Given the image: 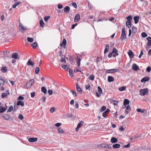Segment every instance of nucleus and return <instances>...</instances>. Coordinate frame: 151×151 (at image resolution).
<instances>
[{"label":"nucleus","instance_id":"obj_1","mask_svg":"<svg viewBox=\"0 0 151 151\" xmlns=\"http://www.w3.org/2000/svg\"><path fill=\"white\" fill-rule=\"evenodd\" d=\"M35 83V81L33 79L29 80L27 81V83L26 86V88H30L32 85Z\"/></svg>","mask_w":151,"mask_h":151},{"label":"nucleus","instance_id":"obj_2","mask_svg":"<svg viewBox=\"0 0 151 151\" xmlns=\"http://www.w3.org/2000/svg\"><path fill=\"white\" fill-rule=\"evenodd\" d=\"M148 93V89L146 88L144 89H141L139 91V94L142 96H144Z\"/></svg>","mask_w":151,"mask_h":151},{"label":"nucleus","instance_id":"obj_3","mask_svg":"<svg viewBox=\"0 0 151 151\" xmlns=\"http://www.w3.org/2000/svg\"><path fill=\"white\" fill-rule=\"evenodd\" d=\"M126 38L125 29L124 27H123L122 29V33L120 38L121 40H123L124 39H126Z\"/></svg>","mask_w":151,"mask_h":151},{"label":"nucleus","instance_id":"obj_4","mask_svg":"<svg viewBox=\"0 0 151 151\" xmlns=\"http://www.w3.org/2000/svg\"><path fill=\"white\" fill-rule=\"evenodd\" d=\"M98 89L99 93H98L97 92H96V96L98 97H100L101 94L102 93V89L100 86L98 87Z\"/></svg>","mask_w":151,"mask_h":151},{"label":"nucleus","instance_id":"obj_5","mask_svg":"<svg viewBox=\"0 0 151 151\" xmlns=\"http://www.w3.org/2000/svg\"><path fill=\"white\" fill-rule=\"evenodd\" d=\"M101 147L105 148L110 149L111 148V145L106 144L105 143L102 144L101 145Z\"/></svg>","mask_w":151,"mask_h":151},{"label":"nucleus","instance_id":"obj_6","mask_svg":"<svg viewBox=\"0 0 151 151\" xmlns=\"http://www.w3.org/2000/svg\"><path fill=\"white\" fill-rule=\"evenodd\" d=\"M131 110V108L130 106L128 105L126 106L125 110V113L127 114Z\"/></svg>","mask_w":151,"mask_h":151},{"label":"nucleus","instance_id":"obj_7","mask_svg":"<svg viewBox=\"0 0 151 151\" xmlns=\"http://www.w3.org/2000/svg\"><path fill=\"white\" fill-rule=\"evenodd\" d=\"M127 54L129 56V58L132 59L134 57V54L132 50H129L127 52Z\"/></svg>","mask_w":151,"mask_h":151},{"label":"nucleus","instance_id":"obj_8","mask_svg":"<svg viewBox=\"0 0 151 151\" xmlns=\"http://www.w3.org/2000/svg\"><path fill=\"white\" fill-rule=\"evenodd\" d=\"M76 87L78 92L81 94L82 93V89L78 85V83H77L76 84Z\"/></svg>","mask_w":151,"mask_h":151},{"label":"nucleus","instance_id":"obj_9","mask_svg":"<svg viewBox=\"0 0 151 151\" xmlns=\"http://www.w3.org/2000/svg\"><path fill=\"white\" fill-rule=\"evenodd\" d=\"M132 68L133 69L136 71L138 70L139 69V68L138 66L135 63H134L132 66Z\"/></svg>","mask_w":151,"mask_h":151},{"label":"nucleus","instance_id":"obj_10","mask_svg":"<svg viewBox=\"0 0 151 151\" xmlns=\"http://www.w3.org/2000/svg\"><path fill=\"white\" fill-rule=\"evenodd\" d=\"M150 79V78L149 77L146 76L142 78L141 80V82H145L146 81H148Z\"/></svg>","mask_w":151,"mask_h":151},{"label":"nucleus","instance_id":"obj_11","mask_svg":"<svg viewBox=\"0 0 151 151\" xmlns=\"http://www.w3.org/2000/svg\"><path fill=\"white\" fill-rule=\"evenodd\" d=\"M66 43L67 42L66 40L65 39H64L62 43L60 44V46L65 48L66 47Z\"/></svg>","mask_w":151,"mask_h":151},{"label":"nucleus","instance_id":"obj_12","mask_svg":"<svg viewBox=\"0 0 151 151\" xmlns=\"http://www.w3.org/2000/svg\"><path fill=\"white\" fill-rule=\"evenodd\" d=\"M126 26L129 28L132 25L131 21L128 20L126 22Z\"/></svg>","mask_w":151,"mask_h":151},{"label":"nucleus","instance_id":"obj_13","mask_svg":"<svg viewBox=\"0 0 151 151\" xmlns=\"http://www.w3.org/2000/svg\"><path fill=\"white\" fill-rule=\"evenodd\" d=\"M80 18V15L78 14H77L74 18V21L76 22H77L79 20Z\"/></svg>","mask_w":151,"mask_h":151},{"label":"nucleus","instance_id":"obj_14","mask_svg":"<svg viewBox=\"0 0 151 151\" xmlns=\"http://www.w3.org/2000/svg\"><path fill=\"white\" fill-rule=\"evenodd\" d=\"M2 117L5 120H8L10 118V116L9 114H6L3 115Z\"/></svg>","mask_w":151,"mask_h":151},{"label":"nucleus","instance_id":"obj_15","mask_svg":"<svg viewBox=\"0 0 151 151\" xmlns=\"http://www.w3.org/2000/svg\"><path fill=\"white\" fill-rule=\"evenodd\" d=\"M37 138L36 137H31L29 138V139L28 140L29 142H34L36 141L37 140Z\"/></svg>","mask_w":151,"mask_h":151},{"label":"nucleus","instance_id":"obj_16","mask_svg":"<svg viewBox=\"0 0 151 151\" xmlns=\"http://www.w3.org/2000/svg\"><path fill=\"white\" fill-rule=\"evenodd\" d=\"M147 40L148 42L147 43V45L148 46H150L151 45V37H148L147 38Z\"/></svg>","mask_w":151,"mask_h":151},{"label":"nucleus","instance_id":"obj_17","mask_svg":"<svg viewBox=\"0 0 151 151\" xmlns=\"http://www.w3.org/2000/svg\"><path fill=\"white\" fill-rule=\"evenodd\" d=\"M109 112H110L109 109H107L103 113V114H102L103 116L104 117H106V116H107V114L109 113Z\"/></svg>","mask_w":151,"mask_h":151},{"label":"nucleus","instance_id":"obj_18","mask_svg":"<svg viewBox=\"0 0 151 151\" xmlns=\"http://www.w3.org/2000/svg\"><path fill=\"white\" fill-rule=\"evenodd\" d=\"M70 7L69 6H66L63 9L64 11L66 13H68L70 11Z\"/></svg>","mask_w":151,"mask_h":151},{"label":"nucleus","instance_id":"obj_19","mask_svg":"<svg viewBox=\"0 0 151 151\" xmlns=\"http://www.w3.org/2000/svg\"><path fill=\"white\" fill-rule=\"evenodd\" d=\"M17 106L21 105L22 106H24V102L21 101H19L17 103Z\"/></svg>","mask_w":151,"mask_h":151},{"label":"nucleus","instance_id":"obj_20","mask_svg":"<svg viewBox=\"0 0 151 151\" xmlns=\"http://www.w3.org/2000/svg\"><path fill=\"white\" fill-rule=\"evenodd\" d=\"M118 141V139L115 137H112L111 139V142L112 143H114L117 142Z\"/></svg>","mask_w":151,"mask_h":151},{"label":"nucleus","instance_id":"obj_21","mask_svg":"<svg viewBox=\"0 0 151 151\" xmlns=\"http://www.w3.org/2000/svg\"><path fill=\"white\" fill-rule=\"evenodd\" d=\"M129 103V100L127 99H125L123 102V105L124 106H126V105H128Z\"/></svg>","mask_w":151,"mask_h":151},{"label":"nucleus","instance_id":"obj_22","mask_svg":"<svg viewBox=\"0 0 151 151\" xmlns=\"http://www.w3.org/2000/svg\"><path fill=\"white\" fill-rule=\"evenodd\" d=\"M114 80V78L112 76H109L108 78V81L109 82H112Z\"/></svg>","mask_w":151,"mask_h":151},{"label":"nucleus","instance_id":"obj_23","mask_svg":"<svg viewBox=\"0 0 151 151\" xmlns=\"http://www.w3.org/2000/svg\"><path fill=\"white\" fill-rule=\"evenodd\" d=\"M139 18V17L138 16H135L134 17V23L135 24H137L138 23Z\"/></svg>","mask_w":151,"mask_h":151},{"label":"nucleus","instance_id":"obj_24","mask_svg":"<svg viewBox=\"0 0 151 151\" xmlns=\"http://www.w3.org/2000/svg\"><path fill=\"white\" fill-rule=\"evenodd\" d=\"M109 46L108 44H107L106 45V48L104 49V53L106 54L108 51L109 50Z\"/></svg>","mask_w":151,"mask_h":151},{"label":"nucleus","instance_id":"obj_25","mask_svg":"<svg viewBox=\"0 0 151 151\" xmlns=\"http://www.w3.org/2000/svg\"><path fill=\"white\" fill-rule=\"evenodd\" d=\"M120 147V145L119 144H114L112 146V147L115 149L119 148Z\"/></svg>","mask_w":151,"mask_h":151},{"label":"nucleus","instance_id":"obj_26","mask_svg":"<svg viewBox=\"0 0 151 151\" xmlns=\"http://www.w3.org/2000/svg\"><path fill=\"white\" fill-rule=\"evenodd\" d=\"M18 55V53L17 52H15L14 53L12 54V58L15 59H18L17 58V56Z\"/></svg>","mask_w":151,"mask_h":151},{"label":"nucleus","instance_id":"obj_27","mask_svg":"<svg viewBox=\"0 0 151 151\" xmlns=\"http://www.w3.org/2000/svg\"><path fill=\"white\" fill-rule=\"evenodd\" d=\"M41 91L42 92H43L45 94H46L47 91V90L45 87H42L41 88Z\"/></svg>","mask_w":151,"mask_h":151},{"label":"nucleus","instance_id":"obj_28","mask_svg":"<svg viewBox=\"0 0 151 151\" xmlns=\"http://www.w3.org/2000/svg\"><path fill=\"white\" fill-rule=\"evenodd\" d=\"M27 64L28 65H31L33 66L34 65V63H33L30 59H29L27 63Z\"/></svg>","mask_w":151,"mask_h":151},{"label":"nucleus","instance_id":"obj_29","mask_svg":"<svg viewBox=\"0 0 151 151\" xmlns=\"http://www.w3.org/2000/svg\"><path fill=\"white\" fill-rule=\"evenodd\" d=\"M132 33H135L137 32V28L136 27H134V26H132Z\"/></svg>","mask_w":151,"mask_h":151},{"label":"nucleus","instance_id":"obj_30","mask_svg":"<svg viewBox=\"0 0 151 151\" xmlns=\"http://www.w3.org/2000/svg\"><path fill=\"white\" fill-rule=\"evenodd\" d=\"M6 110V109L2 106H0V113H2Z\"/></svg>","mask_w":151,"mask_h":151},{"label":"nucleus","instance_id":"obj_31","mask_svg":"<svg viewBox=\"0 0 151 151\" xmlns=\"http://www.w3.org/2000/svg\"><path fill=\"white\" fill-rule=\"evenodd\" d=\"M69 74L71 77H73V70L72 69H69Z\"/></svg>","mask_w":151,"mask_h":151},{"label":"nucleus","instance_id":"obj_32","mask_svg":"<svg viewBox=\"0 0 151 151\" xmlns=\"http://www.w3.org/2000/svg\"><path fill=\"white\" fill-rule=\"evenodd\" d=\"M8 96L7 94L6 93H3L1 94V97L2 99L6 98Z\"/></svg>","mask_w":151,"mask_h":151},{"label":"nucleus","instance_id":"obj_33","mask_svg":"<svg viewBox=\"0 0 151 151\" xmlns=\"http://www.w3.org/2000/svg\"><path fill=\"white\" fill-rule=\"evenodd\" d=\"M84 122L83 121H81L78 123L77 125V127L78 128H80L83 124Z\"/></svg>","mask_w":151,"mask_h":151},{"label":"nucleus","instance_id":"obj_34","mask_svg":"<svg viewBox=\"0 0 151 151\" xmlns=\"http://www.w3.org/2000/svg\"><path fill=\"white\" fill-rule=\"evenodd\" d=\"M21 3L20 2H17L14 5H12V7L13 8H15L17 6Z\"/></svg>","mask_w":151,"mask_h":151},{"label":"nucleus","instance_id":"obj_35","mask_svg":"<svg viewBox=\"0 0 151 151\" xmlns=\"http://www.w3.org/2000/svg\"><path fill=\"white\" fill-rule=\"evenodd\" d=\"M37 46V43L36 42H34L32 44L31 46L33 48L35 49Z\"/></svg>","mask_w":151,"mask_h":151},{"label":"nucleus","instance_id":"obj_36","mask_svg":"<svg viewBox=\"0 0 151 151\" xmlns=\"http://www.w3.org/2000/svg\"><path fill=\"white\" fill-rule=\"evenodd\" d=\"M106 109V106H102L100 109V111L101 112H102L104 111Z\"/></svg>","mask_w":151,"mask_h":151},{"label":"nucleus","instance_id":"obj_37","mask_svg":"<svg viewBox=\"0 0 151 151\" xmlns=\"http://www.w3.org/2000/svg\"><path fill=\"white\" fill-rule=\"evenodd\" d=\"M58 133L60 134H64V132L63 129H61V128H59L58 129Z\"/></svg>","mask_w":151,"mask_h":151},{"label":"nucleus","instance_id":"obj_38","mask_svg":"<svg viewBox=\"0 0 151 151\" xmlns=\"http://www.w3.org/2000/svg\"><path fill=\"white\" fill-rule=\"evenodd\" d=\"M27 29V28L26 27H24L23 26H22L21 27V29H20V30H22V33H24L25 31Z\"/></svg>","mask_w":151,"mask_h":151},{"label":"nucleus","instance_id":"obj_39","mask_svg":"<svg viewBox=\"0 0 151 151\" xmlns=\"http://www.w3.org/2000/svg\"><path fill=\"white\" fill-rule=\"evenodd\" d=\"M13 109V106H11L9 107L7 111V112H11Z\"/></svg>","mask_w":151,"mask_h":151},{"label":"nucleus","instance_id":"obj_40","mask_svg":"<svg viewBox=\"0 0 151 151\" xmlns=\"http://www.w3.org/2000/svg\"><path fill=\"white\" fill-rule=\"evenodd\" d=\"M126 88L125 86H123L119 88V90L121 91H122L124 90Z\"/></svg>","mask_w":151,"mask_h":151},{"label":"nucleus","instance_id":"obj_41","mask_svg":"<svg viewBox=\"0 0 151 151\" xmlns=\"http://www.w3.org/2000/svg\"><path fill=\"white\" fill-rule=\"evenodd\" d=\"M70 92L72 93L74 97H76L77 96V94L75 91L72 90L70 91Z\"/></svg>","mask_w":151,"mask_h":151},{"label":"nucleus","instance_id":"obj_42","mask_svg":"<svg viewBox=\"0 0 151 151\" xmlns=\"http://www.w3.org/2000/svg\"><path fill=\"white\" fill-rule=\"evenodd\" d=\"M40 25L42 27H44L43 24H44V23L42 20H41L40 21Z\"/></svg>","mask_w":151,"mask_h":151},{"label":"nucleus","instance_id":"obj_43","mask_svg":"<svg viewBox=\"0 0 151 151\" xmlns=\"http://www.w3.org/2000/svg\"><path fill=\"white\" fill-rule=\"evenodd\" d=\"M141 36L143 38L147 37V34L145 32H143L141 33Z\"/></svg>","mask_w":151,"mask_h":151},{"label":"nucleus","instance_id":"obj_44","mask_svg":"<svg viewBox=\"0 0 151 151\" xmlns=\"http://www.w3.org/2000/svg\"><path fill=\"white\" fill-rule=\"evenodd\" d=\"M94 78V76L93 75H91L89 77V79L92 81H93Z\"/></svg>","mask_w":151,"mask_h":151},{"label":"nucleus","instance_id":"obj_45","mask_svg":"<svg viewBox=\"0 0 151 151\" xmlns=\"http://www.w3.org/2000/svg\"><path fill=\"white\" fill-rule=\"evenodd\" d=\"M126 19H127V21L132 20V16L131 15H129L128 17H126Z\"/></svg>","mask_w":151,"mask_h":151},{"label":"nucleus","instance_id":"obj_46","mask_svg":"<svg viewBox=\"0 0 151 151\" xmlns=\"http://www.w3.org/2000/svg\"><path fill=\"white\" fill-rule=\"evenodd\" d=\"M1 70L3 73H5L7 71V69L5 67H3L1 69Z\"/></svg>","mask_w":151,"mask_h":151},{"label":"nucleus","instance_id":"obj_47","mask_svg":"<svg viewBox=\"0 0 151 151\" xmlns=\"http://www.w3.org/2000/svg\"><path fill=\"white\" fill-rule=\"evenodd\" d=\"M33 38H30L29 37H28L27 38V40L29 42H32L33 41Z\"/></svg>","mask_w":151,"mask_h":151},{"label":"nucleus","instance_id":"obj_48","mask_svg":"<svg viewBox=\"0 0 151 151\" xmlns=\"http://www.w3.org/2000/svg\"><path fill=\"white\" fill-rule=\"evenodd\" d=\"M113 104L114 105H117L119 102L118 101L116 100H114L112 101Z\"/></svg>","mask_w":151,"mask_h":151},{"label":"nucleus","instance_id":"obj_49","mask_svg":"<svg viewBox=\"0 0 151 151\" xmlns=\"http://www.w3.org/2000/svg\"><path fill=\"white\" fill-rule=\"evenodd\" d=\"M90 87V85L89 83H88V84L85 86V88L86 90H90L89 88Z\"/></svg>","mask_w":151,"mask_h":151},{"label":"nucleus","instance_id":"obj_50","mask_svg":"<svg viewBox=\"0 0 151 151\" xmlns=\"http://www.w3.org/2000/svg\"><path fill=\"white\" fill-rule=\"evenodd\" d=\"M81 59L80 58H78L77 60V64L78 67H79L80 65Z\"/></svg>","mask_w":151,"mask_h":151},{"label":"nucleus","instance_id":"obj_51","mask_svg":"<svg viewBox=\"0 0 151 151\" xmlns=\"http://www.w3.org/2000/svg\"><path fill=\"white\" fill-rule=\"evenodd\" d=\"M118 50L115 48L113 49L112 51L111 52L113 54L116 53L118 52Z\"/></svg>","mask_w":151,"mask_h":151},{"label":"nucleus","instance_id":"obj_52","mask_svg":"<svg viewBox=\"0 0 151 151\" xmlns=\"http://www.w3.org/2000/svg\"><path fill=\"white\" fill-rule=\"evenodd\" d=\"M50 18V17L49 16H48L47 17H45L44 18V19L45 21V22H47L48 21V20Z\"/></svg>","mask_w":151,"mask_h":151},{"label":"nucleus","instance_id":"obj_53","mask_svg":"<svg viewBox=\"0 0 151 151\" xmlns=\"http://www.w3.org/2000/svg\"><path fill=\"white\" fill-rule=\"evenodd\" d=\"M60 62H63L65 63L66 62V60L65 59V57H64V58H63V57H62L61 59L60 60Z\"/></svg>","mask_w":151,"mask_h":151},{"label":"nucleus","instance_id":"obj_54","mask_svg":"<svg viewBox=\"0 0 151 151\" xmlns=\"http://www.w3.org/2000/svg\"><path fill=\"white\" fill-rule=\"evenodd\" d=\"M40 70V68L39 67H37L36 68L35 70V73L36 74H37L38 73Z\"/></svg>","mask_w":151,"mask_h":151},{"label":"nucleus","instance_id":"obj_55","mask_svg":"<svg viewBox=\"0 0 151 151\" xmlns=\"http://www.w3.org/2000/svg\"><path fill=\"white\" fill-rule=\"evenodd\" d=\"M18 100H23L24 99V98L23 96H19L17 98Z\"/></svg>","mask_w":151,"mask_h":151},{"label":"nucleus","instance_id":"obj_56","mask_svg":"<svg viewBox=\"0 0 151 151\" xmlns=\"http://www.w3.org/2000/svg\"><path fill=\"white\" fill-rule=\"evenodd\" d=\"M55 110V109L54 107H52L51 108L50 110V111L51 113H53Z\"/></svg>","mask_w":151,"mask_h":151},{"label":"nucleus","instance_id":"obj_57","mask_svg":"<svg viewBox=\"0 0 151 151\" xmlns=\"http://www.w3.org/2000/svg\"><path fill=\"white\" fill-rule=\"evenodd\" d=\"M106 73H113V69H111L109 70H107L106 71Z\"/></svg>","mask_w":151,"mask_h":151},{"label":"nucleus","instance_id":"obj_58","mask_svg":"<svg viewBox=\"0 0 151 151\" xmlns=\"http://www.w3.org/2000/svg\"><path fill=\"white\" fill-rule=\"evenodd\" d=\"M62 68L64 69L68 70V67H67V65H65L64 66H62Z\"/></svg>","mask_w":151,"mask_h":151},{"label":"nucleus","instance_id":"obj_59","mask_svg":"<svg viewBox=\"0 0 151 151\" xmlns=\"http://www.w3.org/2000/svg\"><path fill=\"white\" fill-rule=\"evenodd\" d=\"M151 68L150 66H149L147 67V68L146 71L147 72H150L151 71Z\"/></svg>","mask_w":151,"mask_h":151},{"label":"nucleus","instance_id":"obj_60","mask_svg":"<svg viewBox=\"0 0 151 151\" xmlns=\"http://www.w3.org/2000/svg\"><path fill=\"white\" fill-rule=\"evenodd\" d=\"M19 118L22 120L23 119V116L22 114H20L19 116Z\"/></svg>","mask_w":151,"mask_h":151},{"label":"nucleus","instance_id":"obj_61","mask_svg":"<svg viewBox=\"0 0 151 151\" xmlns=\"http://www.w3.org/2000/svg\"><path fill=\"white\" fill-rule=\"evenodd\" d=\"M119 130L120 131H123L125 130L124 128L122 127V126H121L119 128Z\"/></svg>","mask_w":151,"mask_h":151},{"label":"nucleus","instance_id":"obj_62","mask_svg":"<svg viewBox=\"0 0 151 151\" xmlns=\"http://www.w3.org/2000/svg\"><path fill=\"white\" fill-rule=\"evenodd\" d=\"M35 92H33L31 93V97L32 98H33L35 95Z\"/></svg>","mask_w":151,"mask_h":151},{"label":"nucleus","instance_id":"obj_63","mask_svg":"<svg viewBox=\"0 0 151 151\" xmlns=\"http://www.w3.org/2000/svg\"><path fill=\"white\" fill-rule=\"evenodd\" d=\"M18 108V107L17 105H15L14 106V111H16Z\"/></svg>","mask_w":151,"mask_h":151},{"label":"nucleus","instance_id":"obj_64","mask_svg":"<svg viewBox=\"0 0 151 151\" xmlns=\"http://www.w3.org/2000/svg\"><path fill=\"white\" fill-rule=\"evenodd\" d=\"M61 123H57L55 124V125L56 127H58L59 126H60L61 125Z\"/></svg>","mask_w":151,"mask_h":151}]
</instances>
